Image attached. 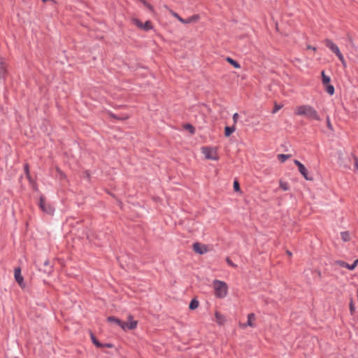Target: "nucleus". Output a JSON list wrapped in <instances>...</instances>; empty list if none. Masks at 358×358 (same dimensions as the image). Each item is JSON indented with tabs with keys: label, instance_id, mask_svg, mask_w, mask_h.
Here are the masks:
<instances>
[{
	"label": "nucleus",
	"instance_id": "obj_1",
	"mask_svg": "<svg viewBox=\"0 0 358 358\" xmlns=\"http://www.w3.org/2000/svg\"><path fill=\"white\" fill-rule=\"evenodd\" d=\"M294 114L296 116L305 117L309 120L320 121L321 117L315 108L308 104L296 106L294 108Z\"/></svg>",
	"mask_w": 358,
	"mask_h": 358
},
{
	"label": "nucleus",
	"instance_id": "obj_2",
	"mask_svg": "<svg viewBox=\"0 0 358 358\" xmlns=\"http://www.w3.org/2000/svg\"><path fill=\"white\" fill-rule=\"evenodd\" d=\"M213 287L214 289V295L218 299H224L228 294V285L222 280H214L213 281Z\"/></svg>",
	"mask_w": 358,
	"mask_h": 358
},
{
	"label": "nucleus",
	"instance_id": "obj_3",
	"mask_svg": "<svg viewBox=\"0 0 358 358\" xmlns=\"http://www.w3.org/2000/svg\"><path fill=\"white\" fill-rule=\"evenodd\" d=\"M201 152L204 155L206 159H211L217 161L219 159L217 155V148L216 147H202Z\"/></svg>",
	"mask_w": 358,
	"mask_h": 358
},
{
	"label": "nucleus",
	"instance_id": "obj_4",
	"mask_svg": "<svg viewBox=\"0 0 358 358\" xmlns=\"http://www.w3.org/2000/svg\"><path fill=\"white\" fill-rule=\"evenodd\" d=\"M324 43L327 48H329L334 54L336 55L339 60L342 62L343 65L345 66V62L338 47L328 38L324 40Z\"/></svg>",
	"mask_w": 358,
	"mask_h": 358
},
{
	"label": "nucleus",
	"instance_id": "obj_5",
	"mask_svg": "<svg viewBox=\"0 0 358 358\" xmlns=\"http://www.w3.org/2000/svg\"><path fill=\"white\" fill-rule=\"evenodd\" d=\"M39 207L45 213L52 215L55 212V208L49 203L45 202V199L43 196L39 198Z\"/></svg>",
	"mask_w": 358,
	"mask_h": 358
},
{
	"label": "nucleus",
	"instance_id": "obj_6",
	"mask_svg": "<svg viewBox=\"0 0 358 358\" xmlns=\"http://www.w3.org/2000/svg\"><path fill=\"white\" fill-rule=\"evenodd\" d=\"M192 248L194 252L199 255H204L209 251L208 247L206 245L199 242L194 243Z\"/></svg>",
	"mask_w": 358,
	"mask_h": 358
},
{
	"label": "nucleus",
	"instance_id": "obj_7",
	"mask_svg": "<svg viewBox=\"0 0 358 358\" xmlns=\"http://www.w3.org/2000/svg\"><path fill=\"white\" fill-rule=\"evenodd\" d=\"M294 162L298 166L299 171L305 178L306 180H310V181H312L313 180L312 177L308 176V171L303 164H301L298 160H294Z\"/></svg>",
	"mask_w": 358,
	"mask_h": 358
},
{
	"label": "nucleus",
	"instance_id": "obj_8",
	"mask_svg": "<svg viewBox=\"0 0 358 358\" xmlns=\"http://www.w3.org/2000/svg\"><path fill=\"white\" fill-rule=\"evenodd\" d=\"M14 275H15V279L16 282L18 283V285L20 286V287L24 288L25 284L24 282V278L21 274V269L20 267H17L15 268Z\"/></svg>",
	"mask_w": 358,
	"mask_h": 358
},
{
	"label": "nucleus",
	"instance_id": "obj_9",
	"mask_svg": "<svg viewBox=\"0 0 358 358\" xmlns=\"http://www.w3.org/2000/svg\"><path fill=\"white\" fill-rule=\"evenodd\" d=\"M107 321L109 322H114V323L117 324V325L120 326L123 330H124V331L126 330V326L127 325V322H123L118 318H116L113 316L108 317L107 318Z\"/></svg>",
	"mask_w": 358,
	"mask_h": 358
},
{
	"label": "nucleus",
	"instance_id": "obj_10",
	"mask_svg": "<svg viewBox=\"0 0 358 358\" xmlns=\"http://www.w3.org/2000/svg\"><path fill=\"white\" fill-rule=\"evenodd\" d=\"M255 319V315L254 313H250L248 315V322L245 324H240V327L242 328H245L247 326L253 327L255 326V324L253 323L252 320Z\"/></svg>",
	"mask_w": 358,
	"mask_h": 358
},
{
	"label": "nucleus",
	"instance_id": "obj_11",
	"mask_svg": "<svg viewBox=\"0 0 358 358\" xmlns=\"http://www.w3.org/2000/svg\"><path fill=\"white\" fill-rule=\"evenodd\" d=\"M215 317L216 319V322L219 325H223L226 322L225 317L222 315L220 313L216 311L215 313Z\"/></svg>",
	"mask_w": 358,
	"mask_h": 358
},
{
	"label": "nucleus",
	"instance_id": "obj_12",
	"mask_svg": "<svg viewBox=\"0 0 358 358\" xmlns=\"http://www.w3.org/2000/svg\"><path fill=\"white\" fill-rule=\"evenodd\" d=\"M335 264H337V265H338V266H340L347 268H348V269H350V270H353V269H355V264H351V265H350V264H348V263H346V262H343V261H340V260L336 261V262H335Z\"/></svg>",
	"mask_w": 358,
	"mask_h": 358
},
{
	"label": "nucleus",
	"instance_id": "obj_13",
	"mask_svg": "<svg viewBox=\"0 0 358 358\" xmlns=\"http://www.w3.org/2000/svg\"><path fill=\"white\" fill-rule=\"evenodd\" d=\"M200 19V16L198 14L193 15L188 19L185 20V22H183L184 24H189L197 22Z\"/></svg>",
	"mask_w": 358,
	"mask_h": 358
},
{
	"label": "nucleus",
	"instance_id": "obj_14",
	"mask_svg": "<svg viewBox=\"0 0 358 358\" xmlns=\"http://www.w3.org/2000/svg\"><path fill=\"white\" fill-rule=\"evenodd\" d=\"M235 131H236V127L234 125H233L232 127H226L224 128V135L226 137H229Z\"/></svg>",
	"mask_w": 358,
	"mask_h": 358
},
{
	"label": "nucleus",
	"instance_id": "obj_15",
	"mask_svg": "<svg viewBox=\"0 0 358 358\" xmlns=\"http://www.w3.org/2000/svg\"><path fill=\"white\" fill-rule=\"evenodd\" d=\"M6 73V69L5 64L3 61V59H0V77L3 78Z\"/></svg>",
	"mask_w": 358,
	"mask_h": 358
},
{
	"label": "nucleus",
	"instance_id": "obj_16",
	"mask_svg": "<svg viewBox=\"0 0 358 358\" xmlns=\"http://www.w3.org/2000/svg\"><path fill=\"white\" fill-rule=\"evenodd\" d=\"M321 75H322V83L324 85H327L330 83V78L327 76L324 73V71H322L321 73Z\"/></svg>",
	"mask_w": 358,
	"mask_h": 358
},
{
	"label": "nucleus",
	"instance_id": "obj_17",
	"mask_svg": "<svg viewBox=\"0 0 358 358\" xmlns=\"http://www.w3.org/2000/svg\"><path fill=\"white\" fill-rule=\"evenodd\" d=\"M226 60L227 62H229L230 64H231L234 68H236V69L241 68V65L236 61L231 59V57H227Z\"/></svg>",
	"mask_w": 358,
	"mask_h": 358
},
{
	"label": "nucleus",
	"instance_id": "obj_18",
	"mask_svg": "<svg viewBox=\"0 0 358 358\" xmlns=\"http://www.w3.org/2000/svg\"><path fill=\"white\" fill-rule=\"evenodd\" d=\"M199 304V301L196 300V299H193L189 303V308L190 310H195L196 308H198Z\"/></svg>",
	"mask_w": 358,
	"mask_h": 358
},
{
	"label": "nucleus",
	"instance_id": "obj_19",
	"mask_svg": "<svg viewBox=\"0 0 358 358\" xmlns=\"http://www.w3.org/2000/svg\"><path fill=\"white\" fill-rule=\"evenodd\" d=\"M91 339H92V343L97 347V348H103V345L102 343H101L94 336V335L91 333Z\"/></svg>",
	"mask_w": 358,
	"mask_h": 358
},
{
	"label": "nucleus",
	"instance_id": "obj_20",
	"mask_svg": "<svg viewBox=\"0 0 358 358\" xmlns=\"http://www.w3.org/2000/svg\"><path fill=\"white\" fill-rule=\"evenodd\" d=\"M341 238L343 241L348 242V241H350V235L348 231H343V232H341Z\"/></svg>",
	"mask_w": 358,
	"mask_h": 358
},
{
	"label": "nucleus",
	"instance_id": "obj_21",
	"mask_svg": "<svg viewBox=\"0 0 358 358\" xmlns=\"http://www.w3.org/2000/svg\"><path fill=\"white\" fill-rule=\"evenodd\" d=\"M183 128L185 130L188 131L191 134H194V132H195L194 127L192 124H184Z\"/></svg>",
	"mask_w": 358,
	"mask_h": 358
},
{
	"label": "nucleus",
	"instance_id": "obj_22",
	"mask_svg": "<svg viewBox=\"0 0 358 358\" xmlns=\"http://www.w3.org/2000/svg\"><path fill=\"white\" fill-rule=\"evenodd\" d=\"M138 322L136 320L131 321L129 323H127V325L126 326V329H135L137 327Z\"/></svg>",
	"mask_w": 358,
	"mask_h": 358
},
{
	"label": "nucleus",
	"instance_id": "obj_23",
	"mask_svg": "<svg viewBox=\"0 0 358 358\" xmlns=\"http://www.w3.org/2000/svg\"><path fill=\"white\" fill-rule=\"evenodd\" d=\"M325 90L326 92L329 94L330 95H333L334 93V87L333 85H330L329 83L327 85H325Z\"/></svg>",
	"mask_w": 358,
	"mask_h": 358
},
{
	"label": "nucleus",
	"instance_id": "obj_24",
	"mask_svg": "<svg viewBox=\"0 0 358 358\" xmlns=\"http://www.w3.org/2000/svg\"><path fill=\"white\" fill-rule=\"evenodd\" d=\"M152 25L150 21H146L144 24H143V27L141 29L148 31L152 29Z\"/></svg>",
	"mask_w": 358,
	"mask_h": 358
},
{
	"label": "nucleus",
	"instance_id": "obj_25",
	"mask_svg": "<svg viewBox=\"0 0 358 358\" xmlns=\"http://www.w3.org/2000/svg\"><path fill=\"white\" fill-rule=\"evenodd\" d=\"M280 187L284 191H287L289 189V185L282 180H280L279 182Z\"/></svg>",
	"mask_w": 358,
	"mask_h": 358
},
{
	"label": "nucleus",
	"instance_id": "obj_26",
	"mask_svg": "<svg viewBox=\"0 0 358 358\" xmlns=\"http://www.w3.org/2000/svg\"><path fill=\"white\" fill-rule=\"evenodd\" d=\"M290 157V155H285V154H280V155H278V159L281 162H285L287 159H289Z\"/></svg>",
	"mask_w": 358,
	"mask_h": 358
},
{
	"label": "nucleus",
	"instance_id": "obj_27",
	"mask_svg": "<svg viewBox=\"0 0 358 358\" xmlns=\"http://www.w3.org/2000/svg\"><path fill=\"white\" fill-rule=\"evenodd\" d=\"M145 6H146L151 12H154L153 6L148 3L145 0H139Z\"/></svg>",
	"mask_w": 358,
	"mask_h": 358
},
{
	"label": "nucleus",
	"instance_id": "obj_28",
	"mask_svg": "<svg viewBox=\"0 0 358 358\" xmlns=\"http://www.w3.org/2000/svg\"><path fill=\"white\" fill-rule=\"evenodd\" d=\"M283 107V105L282 104H278L276 102L274 103V108H273V110L272 111V113L273 114H275V113H277L280 109H281Z\"/></svg>",
	"mask_w": 358,
	"mask_h": 358
},
{
	"label": "nucleus",
	"instance_id": "obj_29",
	"mask_svg": "<svg viewBox=\"0 0 358 358\" xmlns=\"http://www.w3.org/2000/svg\"><path fill=\"white\" fill-rule=\"evenodd\" d=\"M326 122H327V126L328 129H329L330 131H334V127H333V126H332V124H331V122L330 117H329V115H327V116L326 117Z\"/></svg>",
	"mask_w": 358,
	"mask_h": 358
},
{
	"label": "nucleus",
	"instance_id": "obj_30",
	"mask_svg": "<svg viewBox=\"0 0 358 358\" xmlns=\"http://www.w3.org/2000/svg\"><path fill=\"white\" fill-rule=\"evenodd\" d=\"M170 13L171 14L175 17L176 19H178L180 22H181L182 23H183V22H185V19H182L178 13H175L174 11H173L172 10H170Z\"/></svg>",
	"mask_w": 358,
	"mask_h": 358
},
{
	"label": "nucleus",
	"instance_id": "obj_31",
	"mask_svg": "<svg viewBox=\"0 0 358 358\" xmlns=\"http://www.w3.org/2000/svg\"><path fill=\"white\" fill-rule=\"evenodd\" d=\"M132 22L140 29L143 27V23L137 18H133Z\"/></svg>",
	"mask_w": 358,
	"mask_h": 358
},
{
	"label": "nucleus",
	"instance_id": "obj_32",
	"mask_svg": "<svg viewBox=\"0 0 358 358\" xmlns=\"http://www.w3.org/2000/svg\"><path fill=\"white\" fill-rule=\"evenodd\" d=\"M234 189L236 192H239L241 190L239 183L237 180L234 182Z\"/></svg>",
	"mask_w": 358,
	"mask_h": 358
},
{
	"label": "nucleus",
	"instance_id": "obj_33",
	"mask_svg": "<svg viewBox=\"0 0 358 358\" xmlns=\"http://www.w3.org/2000/svg\"><path fill=\"white\" fill-rule=\"evenodd\" d=\"M238 117H239V115L237 113H235L233 115V117L232 118H233V122H234V126L237 123Z\"/></svg>",
	"mask_w": 358,
	"mask_h": 358
},
{
	"label": "nucleus",
	"instance_id": "obj_34",
	"mask_svg": "<svg viewBox=\"0 0 358 358\" xmlns=\"http://www.w3.org/2000/svg\"><path fill=\"white\" fill-rule=\"evenodd\" d=\"M110 115L111 117L115 118V119H117V120H127L128 118V116H124V117H117L115 115H114L113 113H110Z\"/></svg>",
	"mask_w": 358,
	"mask_h": 358
},
{
	"label": "nucleus",
	"instance_id": "obj_35",
	"mask_svg": "<svg viewBox=\"0 0 358 358\" xmlns=\"http://www.w3.org/2000/svg\"><path fill=\"white\" fill-rule=\"evenodd\" d=\"M355 160V169L358 171V158L356 156H353Z\"/></svg>",
	"mask_w": 358,
	"mask_h": 358
},
{
	"label": "nucleus",
	"instance_id": "obj_36",
	"mask_svg": "<svg viewBox=\"0 0 358 358\" xmlns=\"http://www.w3.org/2000/svg\"><path fill=\"white\" fill-rule=\"evenodd\" d=\"M226 262H227V263L229 265H230V266H233V267H236V265L235 264H234V263L231 261V259H230L229 257H227V258L226 259Z\"/></svg>",
	"mask_w": 358,
	"mask_h": 358
},
{
	"label": "nucleus",
	"instance_id": "obj_37",
	"mask_svg": "<svg viewBox=\"0 0 358 358\" xmlns=\"http://www.w3.org/2000/svg\"><path fill=\"white\" fill-rule=\"evenodd\" d=\"M57 171L60 175L61 178H65V174L59 168H57Z\"/></svg>",
	"mask_w": 358,
	"mask_h": 358
},
{
	"label": "nucleus",
	"instance_id": "obj_38",
	"mask_svg": "<svg viewBox=\"0 0 358 358\" xmlns=\"http://www.w3.org/2000/svg\"><path fill=\"white\" fill-rule=\"evenodd\" d=\"M24 172H25L26 175L29 174V164H26L24 165Z\"/></svg>",
	"mask_w": 358,
	"mask_h": 358
},
{
	"label": "nucleus",
	"instance_id": "obj_39",
	"mask_svg": "<svg viewBox=\"0 0 358 358\" xmlns=\"http://www.w3.org/2000/svg\"><path fill=\"white\" fill-rule=\"evenodd\" d=\"M350 310L351 313H353V312L355 310V306H354L352 301H351V303L350 304Z\"/></svg>",
	"mask_w": 358,
	"mask_h": 358
},
{
	"label": "nucleus",
	"instance_id": "obj_40",
	"mask_svg": "<svg viewBox=\"0 0 358 358\" xmlns=\"http://www.w3.org/2000/svg\"><path fill=\"white\" fill-rule=\"evenodd\" d=\"M26 176H27V178L28 180L29 181V182H30L31 184H32V183H34V180H33V179L31 178V177L30 174L26 175Z\"/></svg>",
	"mask_w": 358,
	"mask_h": 358
},
{
	"label": "nucleus",
	"instance_id": "obj_41",
	"mask_svg": "<svg viewBox=\"0 0 358 358\" xmlns=\"http://www.w3.org/2000/svg\"><path fill=\"white\" fill-rule=\"evenodd\" d=\"M103 347H106L108 348H112L113 347V345L112 343H106V344H103Z\"/></svg>",
	"mask_w": 358,
	"mask_h": 358
},
{
	"label": "nucleus",
	"instance_id": "obj_42",
	"mask_svg": "<svg viewBox=\"0 0 358 358\" xmlns=\"http://www.w3.org/2000/svg\"><path fill=\"white\" fill-rule=\"evenodd\" d=\"M307 49H308V50H314V51H316V48H315V47H313V46H312V45H310L307 46Z\"/></svg>",
	"mask_w": 358,
	"mask_h": 358
},
{
	"label": "nucleus",
	"instance_id": "obj_43",
	"mask_svg": "<svg viewBox=\"0 0 358 358\" xmlns=\"http://www.w3.org/2000/svg\"><path fill=\"white\" fill-rule=\"evenodd\" d=\"M44 265L45 266H48L49 265V261L48 259H46L45 262H44Z\"/></svg>",
	"mask_w": 358,
	"mask_h": 358
},
{
	"label": "nucleus",
	"instance_id": "obj_44",
	"mask_svg": "<svg viewBox=\"0 0 358 358\" xmlns=\"http://www.w3.org/2000/svg\"><path fill=\"white\" fill-rule=\"evenodd\" d=\"M32 185H33V188H34L35 190H36V189H37V186H36V183H35V182H34V183H32Z\"/></svg>",
	"mask_w": 358,
	"mask_h": 358
},
{
	"label": "nucleus",
	"instance_id": "obj_45",
	"mask_svg": "<svg viewBox=\"0 0 358 358\" xmlns=\"http://www.w3.org/2000/svg\"><path fill=\"white\" fill-rule=\"evenodd\" d=\"M357 264H358V259L355 260L353 263V264H355V268L357 266Z\"/></svg>",
	"mask_w": 358,
	"mask_h": 358
},
{
	"label": "nucleus",
	"instance_id": "obj_46",
	"mask_svg": "<svg viewBox=\"0 0 358 358\" xmlns=\"http://www.w3.org/2000/svg\"><path fill=\"white\" fill-rule=\"evenodd\" d=\"M286 252H287V255H289V257H291L292 255V252L289 250H287Z\"/></svg>",
	"mask_w": 358,
	"mask_h": 358
},
{
	"label": "nucleus",
	"instance_id": "obj_47",
	"mask_svg": "<svg viewBox=\"0 0 358 358\" xmlns=\"http://www.w3.org/2000/svg\"><path fill=\"white\" fill-rule=\"evenodd\" d=\"M128 318H129V320H131V319L133 318V317H132L131 315H129Z\"/></svg>",
	"mask_w": 358,
	"mask_h": 358
}]
</instances>
